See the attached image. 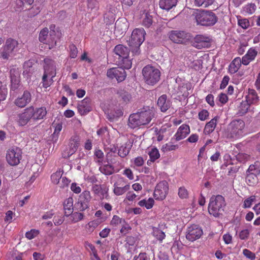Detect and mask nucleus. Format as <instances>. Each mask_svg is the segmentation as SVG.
Returning <instances> with one entry per match:
<instances>
[{
    "label": "nucleus",
    "instance_id": "nucleus-64",
    "mask_svg": "<svg viewBox=\"0 0 260 260\" xmlns=\"http://www.w3.org/2000/svg\"><path fill=\"white\" fill-rule=\"evenodd\" d=\"M134 260H150V257L146 253H140L138 256L135 257Z\"/></svg>",
    "mask_w": 260,
    "mask_h": 260
},
{
    "label": "nucleus",
    "instance_id": "nucleus-5",
    "mask_svg": "<svg viewBox=\"0 0 260 260\" xmlns=\"http://www.w3.org/2000/svg\"><path fill=\"white\" fill-rule=\"evenodd\" d=\"M129 51L127 47L123 45H118L115 47V59H117L116 64L127 69L132 67V61L128 58Z\"/></svg>",
    "mask_w": 260,
    "mask_h": 260
},
{
    "label": "nucleus",
    "instance_id": "nucleus-24",
    "mask_svg": "<svg viewBox=\"0 0 260 260\" xmlns=\"http://www.w3.org/2000/svg\"><path fill=\"white\" fill-rule=\"evenodd\" d=\"M117 99L121 104L126 105L130 102L132 96L128 92L124 89H121L117 92Z\"/></svg>",
    "mask_w": 260,
    "mask_h": 260
},
{
    "label": "nucleus",
    "instance_id": "nucleus-55",
    "mask_svg": "<svg viewBox=\"0 0 260 260\" xmlns=\"http://www.w3.org/2000/svg\"><path fill=\"white\" fill-rule=\"evenodd\" d=\"M243 254L246 258L251 260H254L256 258L255 253L247 249L243 250Z\"/></svg>",
    "mask_w": 260,
    "mask_h": 260
},
{
    "label": "nucleus",
    "instance_id": "nucleus-48",
    "mask_svg": "<svg viewBox=\"0 0 260 260\" xmlns=\"http://www.w3.org/2000/svg\"><path fill=\"white\" fill-rule=\"evenodd\" d=\"M250 104L247 101H242L239 107V113L241 114H244L246 113L249 108Z\"/></svg>",
    "mask_w": 260,
    "mask_h": 260
},
{
    "label": "nucleus",
    "instance_id": "nucleus-1",
    "mask_svg": "<svg viewBox=\"0 0 260 260\" xmlns=\"http://www.w3.org/2000/svg\"><path fill=\"white\" fill-rule=\"evenodd\" d=\"M153 117L152 110L149 108H144L140 111L130 115L128 118V125L132 128H135L141 125L148 124Z\"/></svg>",
    "mask_w": 260,
    "mask_h": 260
},
{
    "label": "nucleus",
    "instance_id": "nucleus-6",
    "mask_svg": "<svg viewBox=\"0 0 260 260\" xmlns=\"http://www.w3.org/2000/svg\"><path fill=\"white\" fill-rule=\"evenodd\" d=\"M142 74L145 82L148 85L153 86L160 80V71L151 65L144 67L142 70Z\"/></svg>",
    "mask_w": 260,
    "mask_h": 260
},
{
    "label": "nucleus",
    "instance_id": "nucleus-29",
    "mask_svg": "<svg viewBox=\"0 0 260 260\" xmlns=\"http://www.w3.org/2000/svg\"><path fill=\"white\" fill-rule=\"evenodd\" d=\"M177 0H160L159 7L163 10L169 11L177 5Z\"/></svg>",
    "mask_w": 260,
    "mask_h": 260
},
{
    "label": "nucleus",
    "instance_id": "nucleus-34",
    "mask_svg": "<svg viewBox=\"0 0 260 260\" xmlns=\"http://www.w3.org/2000/svg\"><path fill=\"white\" fill-rule=\"evenodd\" d=\"M132 145L130 142L125 143L118 149V154L121 157H125L129 152Z\"/></svg>",
    "mask_w": 260,
    "mask_h": 260
},
{
    "label": "nucleus",
    "instance_id": "nucleus-18",
    "mask_svg": "<svg viewBox=\"0 0 260 260\" xmlns=\"http://www.w3.org/2000/svg\"><path fill=\"white\" fill-rule=\"evenodd\" d=\"M33 107L30 106L24 109V112L18 116V123L20 125H26L31 119H33Z\"/></svg>",
    "mask_w": 260,
    "mask_h": 260
},
{
    "label": "nucleus",
    "instance_id": "nucleus-13",
    "mask_svg": "<svg viewBox=\"0 0 260 260\" xmlns=\"http://www.w3.org/2000/svg\"><path fill=\"white\" fill-rule=\"evenodd\" d=\"M146 34L144 29L143 28L135 29L131 35V43L138 47L142 44L145 40V35Z\"/></svg>",
    "mask_w": 260,
    "mask_h": 260
},
{
    "label": "nucleus",
    "instance_id": "nucleus-15",
    "mask_svg": "<svg viewBox=\"0 0 260 260\" xmlns=\"http://www.w3.org/2000/svg\"><path fill=\"white\" fill-rule=\"evenodd\" d=\"M79 137L77 135H73L69 141V149L64 150L62 153L63 157H69L77 150L79 145Z\"/></svg>",
    "mask_w": 260,
    "mask_h": 260
},
{
    "label": "nucleus",
    "instance_id": "nucleus-60",
    "mask_svg": "<svg viewBox=\"0 0 260 260\" xmlns=\"http://www.w3.org/2000/svg\"><path fill=\"white\" fill-rule=\"evenodd\" d=\"M249 236V232L248 229L242 230L239 233V238L241 240H246L248 239Z\"/></svg>",
    "mask_w": 260,
    "mask_h": 260
},
{
    "label": "nucleus",
    "instance_id": "nucleus-20",
    "mask_svg": "<svg viewBox=\"0 0 260 260\" xmlns=\"http://www.w3.org/2000/svg\"><path fill=\"white\" fill-rule=\"evenodd\" d=\"M169 38L175 43L182 44L186 39V34L183 31H172L169 35Z\"/></svg>",
    "mask_w": 260,
    "mask_h": 260
},
{
    "label": "nucleus",
    "instance_id": "nucleus-26",
    "mask_svg": "<svg viewBox=\"0 0 260 260\" xmlns=\"http://www.w3.org/2000/svg\"><path fill=\"white\" fill-rule=\"evenodd\" d=\"M242 64V60L240 57L235 58L230 63L229 66V72L231 74H233L238 72Z\"/></svg>",
    "mask_w": 260,
    "mask_h": 260
},
{
    "label": "nucleus",
    "instance_id": "nucleus-8",
    "mask_svg": "<svg viewBox=\"0 0 260 260\" xmlns=\"http://www.w3.org/2000/svg\"><path fill=\"white\" fill-rule=\"evenodd\" d=\"M6 157L10 166H17L22 158V151L18 147L10 148L7 151Z\"/></svg>",
    "mask_w": 260,
    "mask_h": 260
},
{
    "label": "nucleus",
    "instance_id": "nucleus-35",
    "mask_svg": "<svg viewBox=\"0 0 260 260\" xmlns=\"http://www.w3.org/2000/svg\"><path fill=\"white\" fill-rule=\"evenodd\" d=\"M92 188L93 192L98 195L100 199H104L106 197L107 190L106 188H103L101 185L94 184Z\"/></svg>",
    "mask_w": 260,
    "mask_h": 260
},
{
    "label": "nucleus",
    "instance_id": "nucleus-38",
    "mask_svg": "<svg viewBox=\"0 0 260 260\" xmlns=\"http://www.w3.org/2000/svg\"><path fill=\"white\" fill-rule=\"evenodd\" d=\"M245 181L249 186H254L258 182L257 175L246 172Z\"/></svg>",
    "mask_w": 260,
    "mask_h": 260
},
{
    "label": "nucleus",
    "instance_id": "nucleus-19",
    "mask_svg": "<svg viewBox=\"0 0 260 260\" xmlns=\"http://www.w3.org/2000/svg\"><path fill=\"white\" fill-rule=\"evenodd\" d=\"M44 74H46L53 78L56 75V65L54 60L50 58H45L44 60Z\"/></svg>",
    "mask_w": 260,
    "mask_h": 260
},
{
    "label": "nucleus",
    "instance_id": "nucleus-40",
    "mask_svg": "<svg viewBox=\"0 0 260 260\" xmlns=\"http://www.w3.org/2000/svg\"><path fill=\"white\" fill-rule=\"evenodd\" d=\"M33 2L34 0H16V5L18 8L27 10Z\"/></svg>",
    "mask_w": 260,
    "mask_h": 260
},
{
    "label": "nucleus",
    "instance_id": "nucleus-49",
    "mask_svg": "<svg viewBox=\"0 0 260 260\" xmlns=\"http://www.w3.org/2000/svg\"><path fill=\"white\" fill-rule=\"evenodd\" d=\"M84 102H80L78 106V109L81 114H85L91 110L90 106H84L83 104Z\"/></svg>",
    "mask_w": 260,
    "mask_h": 260
},
{
    "label": "nucleus",
    "instance_id": "nucleus-3",
    "mask_svg": "<svg viewBox=\"0 0 260 260\" xmlns=\"http://www.w3.org/2000/svg\"><path fill=\"white\" fill-rule=\"evenodd\" d=\"M245 123L242 119L233 120L227 126L224 136L228 139H237L244 135Z\"/></svg>",
    "mask_w": 260,
    "mask_h": 260
},
{
    "label": "nucleus",
    "instance_id": "nucleus-23",
    "mask_svg": "<svg viewBox=\"0 0 260 260\" xmlns=\"http://www.w3.org/2000/svg\"><path fill=\"white\" fill-rule=\"evenodd\" d=\"M257 54V51L254 48H250L241 60L242 64L244 66L248 65L250 62L253 61Z\"/></svg>",
    "mask_w": 260,
    "mask_h": 260
},
{
    "label": "nucleus",
    "instance_id": "nucleus-43",
    "mask_svg": "<svg viewBox=\"0 0 260 260\" xmlns=\"http://www.w3.org/2000/svg\"><path fill=\"white\" fill-rule=\"evenodd\" d=\"M178 195L182 200L187 199L189 197V191L184 186H181L178 188Z\"/></svg>",
    "mask_w": 260,
    "mask_h": 260
},
{
    "label": "nucleus",
    "instance_id": "nucleus-14",
    "mask_svg": "<svg viewBox=\"0 0 260 260\" xmlns=\"http://www.w3.org/2000/svg\"><path fill=\"white\" fill-rule=\"evenodd\" d=\"M48 33V28L47 27L44 28L40 32L39 39L41 42L48 44L49 49H51L56 45V40L55 38L50 37Z\"/></svg>",
    "mask_w": 260,
    "mask_h": 260
},
{
    "label": "nucleus",
    "instance_id": "nucleus-11",
    "mask_svg": "<svg viewBox=\"0 0 260 260\" xmlns=\"http://www.w3.org/2000/svg\"><path fill=\"white\" fill-rule=\"evenodd\" d=\"M91 199L89 191H83L79 197L77 202L74 205L75 210L83 211L89 207V202Z\"/></svg>",
    "mask_w": 260,
    "mask_h": 260
},
{
    "label": "nucleus",
    "instance_id": "nucleus-25",
    "mask_svg": "<svg viewBox=\"0 0 260 260\" xmlns=\"http://www.w3.org/2000/svg\"><path fill=\"white\" fill-rule=\"evenodd\" d=\"M259 101V97L257 95V92L254 89L249 88L247 92V94L246 95V101L249 104H257Z\"/></svg>",
    "mask_w": 260,
    "mask_h": 260
},
{
    "label": "nucleus",
    "instance_id": "nucleus-52",
    "mask_svg": "<svg viewBox=\"0 0 260 260\" xmlns=\"http://www.w3.org/2000/svg\"><path fill=\"white\" fill-rule=\"evenodd\" d=\"M255 196H251L248 198L245 199L244 201L243 207L244 208H250L252 203L255 201Z\"/></svg>",
    "mask_w": 260,
    "mask_h": 260
},
{
    "label": "nucleus",
    "instance_id": "nucleus-42",
    "mask_svg": "<svg viewBox=\"0 0 260 260\" xmlns=\"http://www.w3.org/2000/svg\"><path fill=\"white\" fill-rule=\"evenodd\" d=\"M256 9V7L254 4L249 3L243 7V11L247 14L251 15L255 12Z\"/></svg>",
    "mask_w": 260,
    "mask_h": 260
},
{
    "label": "nucleus",
    "instance_id": "nucleus-39",
    "mask_svg": "<svg viewBox=\"0 0 260 260\" xmlns=\"http://www.w3.org/2000/svg\"><path fill=\"white\" fill-rule=\"evenodd\" d=\"M247 172L254 174L256 175H258L260 174V162L256 161L254 164H252L249 166Z\"/></svg>",
    "mask_w": 260,
    "mask_h": 260
},
{
    "label": "nucleus",
    "instance_id": "nucleus-2",
    "mask_svg": "<svg viewBox=\"0 0 260 260\" xmlns=\"http://www.w3.org/2000/svg\"><path fill=\"white\" fill-rule=\"evenodd\" d=\"M197 25L204 26L214 25L218 20L216 14L211 11L197 9L191 15Z\"/></svg>",
    "mask_w": 260,
    "mask_h": 260
},
{
    "label": "nucleus",
    "instance_id": "nucleus-7",
    "mask_svg": "<svg viewBox=\"0 0 260 260\" xmlns=\"http://www.w3.org/2000/svg\"><path fill=\"white\" fill-rule=\"evenodd\" d=\"M18 43L17 41L12 38L8 39L1 52V56L3 59H8L12 56L17 51Z\"/></svg>",
    "mask_w": 260,
    "mask_h": 260
},
{
    "label": "nucleus",
    "instance_id": "nucleus-4",
    "mask_svg": "<svg viewBox=\"0 0 260 260\" xmlns=\"http://www.w3.org/2000/svg\"><path fill=\"white\" fill-rule=\"evenodd\" d=\"M224 198L221 195H213L210 199L208 210L209 213L215 217L222 215L226 206Z\"/></svg>",
    "mask_w": 260,
    "mask_h": 260
},
{
    "label": "nucleus",
    "instance_id": "nucleus-62",
    "mask_svg": "<svg viewBox=\"0 0 260 260\" xmlns=\"http://www.w3.org/2000/svg\"><path fill=\"white\" fill-rule=\"evenodd\" d=\"M206 101L212 107L215 106L214 96L212 94H209L206 96Z\"/></svg>",
    "mask_w": 260,
    "mask_h": 260
},
{
    "label": "nucleus",
    "instance_id": "nucleus-51",
    "mask_svg": "<svg viewBox=\"0 0 260 260\" xmlns=\"http://www.w3.org/2000/svg\"><path fill=\"white\" fill-rule=\"evenodd\" d=\"M154 236L160 242L165 238V233L159 229H156L154 231Z\"/></svg>",
    "mask_w": 260,
    "mask_h": 260
},
{
    "label": "nucleus",
    "instance_id": "nucleus-46",
    "mask_svg": "<svg viewBox=\"0 0 260 260\" xmlns=\"http://www.w3.org/2000/svg\"><path fill=\"white\" fill-rule=\"evenodd\" d=\"M62 174V171L60 170L57 171L55 173H53L51 176L52 182L54 184L59 185L60 184L59 180L61 178Z\"/></svg>",
    "mask_w": 260,
    "mask_h": 260
},
{
    "label": "nucleus",
    "instance_id": "nucleus-37",
    "mask_svg": "<svg viewBox=\"0 0 260 260\" xmlns=\"http://www.w3.org/2000/svg\"><path fill=\"white\" fill-rule=\"evenodd\" d=\"M154 204V200L152 198H149L148 199H143L140 201L138 203V205L140 207H145L147 209H151Z\"/></svg>",
    "mask_w": 260,
    "mask_h": 260
},
{
    "label": "nucleus",
    "instance_id": "nucleus-10",
    "mask_svg": "<svg viewBox=\"0 0 260 260\" xmlns=\"http://www.w3.org/2000/svg\"><path fill=\"white\" fill-rule=\"evenodd\" d=\"M203 234L201 226L198 224H192L188 226L186 232V238L190 242H194L200 239Z\"/></svg>",
    "mask_w": 260,
    "mask_h": 260
},
{
    "label": "nucleus",
    "instance_id": "nucleus-12",
    "mask_svg": "<svg viewBox=\"0 0 260 260\" xmlns=\"http://www.w3.org/2000/svg\"><path fill=\"white\" fill-rule=\"evenodd\" d=\"M212 39L207 35H198L193 39V46L198 49L209 48L211 45Z\"/></svg>",
    "mask_w": 260,
    "mask_h": 260
},
{
    "label": "nucleus",
    "instance_id": "nucleus-56",
    "mask_svg": "<svg viewBox=\"0 0 260 260\" xmlns=\"http://www.w3.org/2000/svg\"><path fill=\"white\" fill-rule=\"evenodd\" d=\"M70 57L75 58L77 57L78 54L77 48L74 44L69 46Z\"/></svg>",
    "mask_w": 260,
    "mask_h": 260
},
{
    "label": "nucleus",
    "instance_id": "nucleus-44",
    "mask_svg": "<svg viewBox=\"0 0 260 260\" xmlns=\"http://www.w3.org/2000/svg\"><path fill=\"white\" fill-rule=\"evenodd\" d=\"M70 219L72 222L76 223L83 219L84 214L78 212L72 213L70 215Z\"/></svg>",
    "mask_w": 260,
    "mask_h": 260
},
{
    "label": "nucleus",
    "instance_id": "nucleus-33",
    "mask_svg": "<svg viewBox=\"0 0 260 260\" xmlns=\"http://www.w3.org/2000/svg\"><path fill=\"white\" fill-rule=\"evenodd\" d=\"M119 184H115V194L117 196H120L124 194L130 188V185L127 184L125 181H122L121 186H118Z\"/></svg>",
    "mask_w": 260,
    "mask_h": 260
},
{
    "label": "nucleus",
    "instance_id": "nucleus-53",
    "mask_svg": "<svg viewBox=\"0 0 260 260\" xmlns=\"http://www.w3.org/2000/svg\"><path fill=\"white\" fill-rule=\"evenodd\" d=\"M209 115V112L205 109H203L198 113V118L201 121H205L206 120Z\"/></svg>",
    "mask_w": 260,
    "mask_h": 260
},
{
    "label": "nucleus",
    "instance_id": "nucleus-54",
    "mask_svg": "<svg viewBox=\"0 0 260 260\" xmlns=\"http://www.w3.org/2000/svg\"><path fill=\"white\" fill-rule=\"evenodd\" d=\"M49 76V75H47L46 74H43V77H42V81H43V86L44 88H47L49 86L51 85V84L53 82V79L51 77V79L49 80H47L48 77Z\"/></svg>",
    "mask_w": 260,
    "mask_h": 260
},
{
    "label": "nucleus",
    "instance_id": "nucleus-31",
    "mask_svg": "<svg viewBox=\"0 0 260 260\" xmlns=\"http://www.w3.org/2000/svg\"><path fill=\"white\" fill-rule=\"evenodd\" d=\"M125 69H126L121 66H118L117 68L115 67V78L116 79L118 82L125 80L126 78Z\"/></svg>",
    "mask_w": 260,
    "mask_h": 260
},
{
    "label": "nucleus",
    "instance_id": "nucleus-16",
    "mask_svg": "<svg viewBox=\"0 0 260 260\" xmlns=\"http://www.w3.org/2000/svg\"><path fill=\"white\" fill-rule=\"evenodd\" d=\"M128 24L125 18L122 17L117 20L115 23V31L116 37L124 35L128 28Z\"/></svg>",
    "mask_w": 260,
    "mask_h": 260
},
{
    "label": "nucleus",
    "instance_id": "nucleus-45",
    "mask_svg": "<svg viewBox=\"0 0 260 260\" xmlns=\"http://www.w3.org/2000/svg\"><path fill=\"white\" fill-rule=\"evenodd\" d=\"M214 0H194V4L198 7L207 8L211 5Z\"/></svg>",
    "mask_w": 260,
    "mask_h": 260
},
{
    "label": "nucleus",
    "instance_id": "nucleus-63",
    "mask_svg": "<svg viewBox=\"0 0 260 260\" xmlns=\"http://www.w3.org/2000/svg\"><path fill=\"white\" fill-rule=\"evenodd\" d=\"M230 77L228 76H224L222 80L220 85V88L222 89L225 88L229 83Z\"/></svg>",
    "mask_w": 260,
    "mask_h": 260
},
{
    "label": "nucleus",
    "instance_id": "nucleus-58",
    "mask_svg": "<svg viewBox=\"0 0 260 260\" xmlns=\"http://www.w3.org/2000/svg\"><path fill=\"white\" fill-rule=\"evenodd\" d=\"M39 234V231L36 230H31L26 233L25 237L29 240L34 238Z\"/></svg>",
    "mask_w": 260,
    "mask_h": 260
},
{
    "label": "nucleus",
    "instance_id": "nucleus-41",
    "mask_svg": "<svg viewBox=\"0 0 260 260\" xmlns=\"http://www.w3.org/2000/svg\"><path fill=\"white\" fill-rule=\"evenodd\" d=\"M178 148V145L177 144H174L172 142H170L163 145L161 147V150L164 152H166L175 150Z\"/></svg>",
    "mask_w": 260,
    "mask_h": 260
},
{
    "label": "nucleus",
    "instance_id": "nucleus-28",
    "mask_svg": "<svg viewBox=\"0 0 260 260\" xmlns=\"http://www.w3.org/2000/svg\"><path fill=\"white\" fill-rule=\"evenodd\" d=\"M218 119L219 117L215 116L206 124L204 129L205 134L209 135L214 131L217 125V122Z\"/></svg>",
    "mask_w": 260,
    "mask_h": 260
},
{
    "label": "nucleus",
    "instance_id": "nucleus-57",
    "mask_svg": "<svg viewBox=\"0 0 260 260\" xmlns=\"http://www.w3.org/2000/svg\"><path fill=\"white\" fill-rule=\"evenodd\" d=\"M138 240V237L136 236H129L126 238V244L129 246H134Z\"/></svg>",
    "mask_w": 260,
    "mask_h": 260
},
{
    "label": "nucleus",
    "instance_id": "nucleus-59",
    "mask_svg": "<svg viewBox=\"0 0 260 260\" xmlns=\"http://www.w3.org/2000/svg\"><path fill=\"white\" fill-rule=\"evenodd\" d=\"M2 87V83L0 82V102L6 99L7 94V90Z\"/></svg>",
    "mask_w": 260,
    "mask_h": 260
},
{
    "label": "nucleus",
    "instance_id": "nucleus-21",
    "mask_svg": "<svg viewBox=\"0 0 260 260\" xmlns=\"http://www.w3.org/2000/svg\"><path fill=\"white\" fill-rule=\"evenodd\" d=\"M20 73L18 70L12 69L10 70V77L11 81V89L15 91L17 89L20 85Z\"/></svg>",
    "mask_w": 260,
    "mask_h": 260
},
{
    "label": "nucleus",
    "instance_id": "nucleus-9",
    "mask_svg": "<svg viewBox=\"0 0 260 260\" xmlns=\"http://www.w3.org/2000/svg\"><path fill=\"white\" fill-rule=\"evenodd\" d=\"M169 183L166 180H163L158 183L153 193V197L156 200H164L169 192Z\"/></svg>",
    "mask_w": 260,
    "mask_h": 260
},
{
    "label": "nucleus",
    "instance_id": "nucleus-50",
    "mask_svg": "<svg viewBox=\"0 0 260 260\" xmlns=\"http://www.w3.org/2000/svg\"><path fill=\"white\" fill-rule=\"evenodd\" d=\"M238 17V24L244 29H247L250 25V23L248 19L246 18H240Z\"/></svg>",
    "mask_w": 260,
    "mask_h": 260
},
{
    "label": "nucleus",
    "instance_id": "nucleus-27",
    "mask_svg": "<svg viewBox=\"0 0 260 260\" xmlns=\"http://www.w3.org/2000/svg\"><path fill=\"white\" fill-rule=\"evenodd\" d=\"M157 105L161 111L164 112L170 107V102L169 100H167V96L166 94H163L158 98Z\"/></svg>",
    "mask_w": 260,
    "mask_h": 260
},
{
    "label": "nucleus",
    "instance_id": "nucleus-32",
    "mask_svg": "<svg viewBox=\"0 0 260 260\" xmlns=\"http://www.w3.org/2000/svg\"><path fill=\"white\" fill-rule=\"evenodd\" d=\"M63 208L65 215L66 216H70L73 210V199L72 198H69L65 200Z\"/></svg>",
    "mask_w": 260,
    "mask_h": 260
},
{
    "label": "nucleus",
    "instance_id": "nucleus-47",
    "mask_svg": "<svg viewBox=\"0 0 260 260\" xmlns=\"http://www.w3.org/2000/svg\"><path fill=\"white\" fill-rule=\"evenodd\" d=\"M152 17L149 14L146 13L143 19L142 25L146 27H149L152 24Z\"/></svg>",
    "mask_w": 260,
    "mask_h": 260
},
{
    "label": "nucleus",
    "instance_id": "nucleus-17",
    "mask_svg": "<svg viewBox=\"0 0 260 260\" xmlns=\"http://www.w3.org/2000/svg\"><path fill=\"white\" fill-rule=\"evenodd\" d=\"M31 100V95L28 90H25L21 96L16 98L14 103L17 107L22 108L28 105Z\"/></svg>",
    "mask_w": 260,
    "mask_h": 260
},
{
    "label": "nucleus",
    "instance_id": "nucleus-61",
    "mask_svg": "<svg viewBox=\"0 0 260 260\" xmlns=\"http://www.w3.org/2000/svg\"><path fill=\"white\" fill-rule=\"evenodd\" d=\"M136 197L137 195L133 191H129L126 193V198L123 202L125 203L126 201H133Z\"/></svg>",
    "mask_w": 260,
    "mask_h": 260
},
{
    "label": "nucleus",
    "instance_id": "nucleus-22",
    "mask_svg": "<svg viewBox=\"0 0 260 260\" xmlns=\"http://www.w3.org/2000/svg\"><path fill=\"white\" fill-rule=\"evenodd\" d=\"M189 133L190 127L189 125L183 124L178 128L174 137L176 141H179L186 138Z\"/></svg>",
    "mask_w": 260,
    "mask_h": 260
},
{
    "label": "nucleus",
    "instance_id": "nucleus-36",
    "mask_svg": "<svg viewBox=\"0 0 260 260\" xmlns=\"http://www.w3.org/2000/svg\"><path fill=\"white\" fill-rule=\"evenodd\" d=\"M148 154L149 155L150 158V159L147 161L148 164L149 163V161L151 162H154L160 156L159 151L156 147L152 148L148 152Z\"/></svg>",
    "mask_w": 260,
    "mask_h": 260
},
{
    "label": "nucleus",
    "instance_id": "nucleus-30",
    "mask_svg": "<svg viewBox=\"0 0 260 260\" xmlns=\"http://www.w3.org/2000/svg\"><path fill=\"white\" fill-rule=\"evenodd\" d=\"M33 120H39L43 119L47 114V111L44 107H41L35 109L33 107Z\"/></svg>",
    "mask_w": 260,
    "mask_h": 260
}]
</instances>
